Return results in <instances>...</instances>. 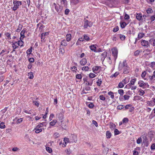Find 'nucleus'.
I'll list each match as a JSON object with an SVG mask.
<instances>
[{
  "instance_id": "nucleus-1",
  "label": "nucleus",
  "mask_w": 155,
  "mask_h": 155,
  "mask_svg": "<svg viewBox=\"0 0 155 155\" xmlns=\"http://www.w3.org/2000/svg\"><path fill=\"white\" fill-rule=\"evenodd\" d=\"M138 84L140 87L143 88H147L149 87V85L147 83H144L142 81H139L138 82Z\"/></svg>"
},
{
  "instance_id": "nucleus-2",
  "label": "nucleus",
  "mask_w": 155,
  "mask_h": 155,
  "mask_svg": "<svg viewBox=\"0 0 155 155\" xmlns=\"http://www.w3.org/2000/svg\"><path fill=\"white\" fill-rule=\"evenodd\" d=\"M112 54L115 61L117 57L118 50L116 48H114L111 49Z\"/></svg>"
},
{
  "instance_id": "nucleus-3",
  "label": "nucleus",
  "mask_w": 155,
  "mask_h": 155,
  "mask_svg": "<svg viewBox=\"0 0 155 155\" xmlns=\"http://www.w3.org/2000/svg\"><path fill=\"white\" fill-rule=\"evenodd\" d=\"M127 65H128L126 61L124 60L123 62L122 63H121V62L119 63V69L121 70L122 68L125 67Z\"/></svg>"
},
{
  "instance_id": "nucleus-4",
  "label": "nucleus",
  "mask_w": 155,
  "mask_h": 155,
  "mask_svg": "<svg viewBox=\"0 0 155 155\" xmlns=\"http://www.w3.org/2000/svg\"><path fill=\"white\" fill-rule=\"evenodd\" d=\"M71 142L76 143L77 141V136L76 135L72 134L70 137Z\"/></svg>"
},
{
  "instance_id": "nucleus-5",
  "label": "nucleus",
  "mask_w": 155,
  "mask_h": 155,
  "mask_svg": "<svg viewBox=\"0 0 155 155\" xmlns=\"http://www.w3.org/2000/svg\"><path fill=\"white\" fill-rule=\"evenodd\" d=\"M42 127V126L40 125L39 124L36 126V127L34 129V130H35V133L37 134L39 133L42 131L43 129L44 130V128H40V127Z\"/></svg>"
},
{
  "instance_id": "nucleus-6",
  "label": "nucleus",
  "mask_w": 155,
  "mask_h": 155,
  "mask_svg": "<svg viewBox=\"0 0 155 155\" xmlns=\"http://www.w3.org/2000/svg\"><path fill=\"white\" fill-rule=\"evenodd\" d=\"M13 4L17 8H19V6L22 5L21 2L20 1H17V0H13Z\"/></svg>"
},
{
  "instance_id": "nucleus-7",
  "label": "nucleus",
  "mask_w": 155,
  "mask_h": 155,
  "mask_svg": "<svg viewBox=\"0 0 155 155\" xmlns=\"http://www.w3.org/2000/svg\"><path fill=\"white\" fill-rule=\"evenodd\" d=\"M85 20L84 22V28H87L88 26L91 27L92 26V24H88L89 21L88 20H86L85 18H84Z\"/></svg>"
},
{
  "instance_id": "nucleus-8",
  "label": "nucleus",
  "mask_w": 155,
  "mask_h": 155,
  "mask_svg": "<svg viewBox=\"0 0 155 155\" xmlns=\"http://www.w3.org/2000/svg\"><path fill=\"white\" fill-rule=\"evenodd\" d=\"M141 44L142 46L146 48H147L149 45L148 41L145 40H142L141 41Z\"/></svg>"
},
{
  "instance_id": "nucleus-9",
  "label": "nucleus",
  "mask_w": 155,
  "mask_h": 155,
  "mask_svg": "<svg viewBox=\"0 0 155 155\" xmlns=\"http://www.w3.org/2000/svg\"><path fill=\"white\" fill-rule=\"evenodd\" d=\"M123 69L124 70L123 73L124 74H128L130 72V68L128 65L123 68Z\"/></svg>"
},
{
  "instance_id": "nucleus-10",
  "label": "nucleus",
  "mask_w": 155,
  "mask_h": 155,
  "mask_svg": "<svg viewBox=\"0 0 155 155\" xmlns=\"http://www.w3.org/2000/svg\"><path fill=\"white\" fill-rule=\"evenodd\" d=\"M87 63V60L86 58H82L80 62V64L82 66L84 65Z\"/></svg>"
},
{
  "instance_id": "nucleus-11",
  "label": "nucleus",
  "mask_w": 155,
  "mask_h": 155,
  "mask_svg": "<svg viewBox=\"0 0 155 155\" xmlns=\"http://www.w3.org/2000/svg\"><path fill=\"white\" fill-rule=\"evenodd\" d=\"M101 67L100 66H94L92 68L93 71L94 73L96 74V71H97Z\"/></svg>"
},
{
  "instance_id": "nucleus-12",
  "label": "nucleus",
  "mask_w": 155,
  "mask_h": 155,
  "mask_svg": "<svg viewBox=\"0 0 155 155\" xmlns=\"http://www.w3.org/2000/svg\"><path fill=\"white\" fill-rule=\"evenodd\" d=\"M26 29L25 28H24L21 31L20 33V36L21 37H22V39L25 37L24 34L26 32Z\"/></svg>"
},
{
  "instance_id": "nucleus-13",
  "label": "nucleus",
  "mask_w": 155,
  "mask_h": 155,
  "mask_svg": "<svg viewBox=\"0 0 155 155\" xmlns=\"http://www.w3.org/2000/svg\"><path fill=\"white\" fill-rule=\"evenodd\" d=\"M116 37L117 38L119 37L122 41H124L125 38V36L123 35L119 34L116 35Z\"/></svg>"
},
{
  "instance_id": "nucleus-14",
  "label": "nucleus",
  "mask_w": 155,
  "mask_h": 155,
  "mask_svg": "<svg viewBox=\"0 0 155 155\" xmlns=\"http://www.w3.org/2000/svg\"><path fill=\"white\" fill-rule=\"evenodd\" d=\"M107 55V52L105 51L101 54V59L103 60V61L106 57Z\"/></svg>"
},
{
  "instance_id": "nucleus-15",
  "label": "nucleus",
  "mask_w": 155,
  "mask_h": 155,
  "mask_svg": "<svg viewBox=\"0 0 155 155\" xmlns=\"http://www.w3.org/2000/svg\"><path fill=\"white\" fill-rule=\"evenodd\" d=\"M136 18L139 21L143 20L142 15L141 14H137Z\"/></svg>"
},
{
  "instance_id": "nucleus-16",
  "label": "nucleus",
  "mask_w": 155,
  "mask_h": 155,
  "mask_svg": "<svg viewBox=\"0 0 155 155\" xmlns=\"http://www.w3.org/2000/svg\"><path fill=\"white\" fill-rule=\"evenodd\" d=\"M90 48L91 50L95 52H97L96 47L94 45H92L90 46Z\"/></svg>"
},
{
  "instance_id": "nucleus-17",
  "label": "nucleus",
  "mask_w": 155,
  "mask_h": 155,
  "mask_svg": "<svg viewBox=\"0 0 155 155\" xmlns=\"http://www.w3.org/2000/svg\"><path fill=\"white\" fill-rule=\"evenodd\" d=\"M93 80L90 79V80H87V82L86 83V85L88 86H91L93 84Z\"/></svg>"
},
{
  "instance_id": "nucleus-18",
  "label": "nucleus",
  "mask_w": 155,
  "mask_h": 155,
  "mask_svg": "<svg viewBox=\"0 0 155 155\" xmlns=\"http://www.w3.org/2000/svg\"><path fill=\"white\" fill-rule=\"evenodd\" d=\"M54 5L55 9L57 12H58L61 9L60 6L59 5H57L55 3H54Z\"/></svg>"
},
{
  "instance_id": "nucleus-19",
  "label": "nucleus",
  "mask_w": 155,
  "mask_h": 155,
  "mask_svg": "<svg viewBox=\"0 0 155 155\" xmlns=\"http://www.w3.org/2000/svg\"><path fill=\"white\" fill-rule=\"evenodd\" d=\"M12 47L13 48L16 49L18 47V44L17 41H15V42H12Z\"/></svg>"
},
{
  "instance_id": "nucleus-20",
  "label": "nucleus",
  "mask_w": 155,
  "mask_h": 155,
  "mask_svg": "<svg viewBox=\"0 0 155 155\" xmlns=\"http://www.w3.org/2000/svg\"><path fill=\"white\" fill-rule=\"evenodd\" d=\"M120 25L121 28H123L127 25V24L126 22L124 21L120 22Z\"/></svg>"
},
{
  "instance_id": "nucleus-21",
  "label": "nucleus",
  "mask_w": 155,
  "mask_h": 155,
  "mask_svg": "<svg viewBox=\"0 0 155 155\" xmlns=\"http://www.w3.org/2000/svg\"><path fill=\"white\" fill-rule=\"evenodd\" d=\"M71 36L70 34H68L66 35V40L67 41H70L71 39Z\"/></svg>"
},
{
  "instance_id": "nucleus-22",
  "label": "nucleus",
  "mask_w": 155,
  "mask_h": 155,
  "mask_svg": "<svg viewBox=\"0 0 155 155\" xmlns=\"http://www.w3.org/2000/svg\"><path fill=\"white\" fill-rule=\"evenodd\" d=\"M48 35V32L42 33L41 35V39H44L45 38V36H47Z\"/></svg>"
},
{
  "instance_id": "nucleus-23",
  "label": "nucleus",
  "mask_w": 155,
  "mask_h": 155,
  "mask_svg": "<svg viewBox=\"0 0 155 155\" xmlns=\"http://www.w3.org/2000/svg\"><path fill=\"white\" fill-rule=\"evenodd\" d=\"M111 134L110 132L109 131H107L106 132V137L108 138H110L111 137Z\"/></svg>"
},
{
  "instance_id": "nucleus-24",
  "label": "nucleus",
  "mask_w": 155,
  "mask_h": 155,
  "mask_svg": "<svg viewBox=\"0 0 155 155\" xmlns=\"http://www.w3.org/2000/svg\"><path fill=\"white\" fill-rule=\"evenodd\" d=\"M23 26L21 24H19L18 28L16 30V31L18 32H19L21 30Z\"/></svg>"
},
{
  "instance_id": "nucleus-25",
  "label": "nucleus",
  "mask_w": 155,
  "mask_h": 155,
  "mask_svg": "<svg viewBox=\"0 0 155 155\" xmlns=\"http://www.w3.org/2000/svg\"><path fill=\"white\" fill-rule=\"evenodd\" d=\"M28 76L29 78L32 79L34 77L33 74L32 72H30L28 73Z\"/></svg>"
},
{
  "instance_id": "nucleus-26",
  "label": "nucleus",
  "mask_w": 155,
  "mask_h": 155,
  "mask_svg": "<svg viewBox=\"0 0 155 155\" xmlns=\"http://www.w3.org/2000/svg\"><path fill=\"white\" fill-rule=\"evenodd\" d=\"M134 98L135 100L137 101L141 100L142 99L141 97L138 95L135 96L134 97Z\"/></svg>"
},
{
  "instance_id": "nucleus-27",
  "label": "nucleus",
  "mask_w": 155,
  "mask_h": 155,
  "mask_svg": "<svg viewBox=\"0 0 155 155\" xmlns=\"http://www.w3.org/2000/svg\"><path fill=\"white\" fill-rule=\"evenodd\" d=\"M136 80L137 79L135 78L132 79L130 80V84L132 85H134V84L136 82Z\"/></svg>"
},
{
  "instance_id": "nucleus-28",
  "label": "nucleus",
  "mask_w": 155,
  "mask_h": 155,
  "mask_svg": "<svg viewBox=\"0 0 155 155\" xmlns=\"http://www.w3.org/2000/svg\"><path fill=\"white\" fill-rule=\"evenodd\" d=\"M109 126L110 128L112 130H114L116 127L115 125L113 123H110Z\"/></svg>"
},
{
  "instance_id": "nucleus-29",
  "label": "nucleus",
  "mask_w": 155,
  "mask_h": 155,
  "mask_svg": "<svg viewBox=\"0 0 155 155\" xmlns=\"http://www.w3.org/2000/svg\"><path fill=\"white\" fill-rule=\"evenodd\" d=\"M48 113V108L47 107L46 109L45 113L44 116L43 117V118L45 119L47 117V115Z\"/></svg>"
},
{
  "instance_id": "nucleus-30",
  "label": "nucleus",
  "mask_w": 155,
  "mask_h": 155,
  "mask_svg": "<svg viewBox=\"0 0 155 155\" xmlns=\"http://www.w3.org/2000/svg\"><path fill=\"white\" fill-rule=\"evenodd\" d=\"M98 79L97 81L96 82V83L97 84V85L98 86H100L101 83H102V80L101 78L99 79L98 78Z\"/></svg>"
},
{
  "instance_id": "nucleus-31",
  "label": "nucleus",
  "mask_w": 155,
  "mask_h": 155,
  "mask_svg": "<svg viewBox=\"0 0 155 155\" xmlns=\"http://www.w3.org/2000/svg\"><path fill=\"white\" fill-rule=\"evenodd\" d=\"M150 67L153 69H155V62H152L151 63Z\"/></svg>"
},
{
  "instance_id": "nucleus-32",
  "label": "nucleus",
  "mask_w": 155,
  "mask_h": 155,
  "mask_svg": "<svg viewBox=\"0 0 155 155\" xmlns=\"http://www.w3.org/2000/svg\"><path fill=\"white\" fill-rule=\"evenodd\" d=\"M147 104L150 107H153L154 105V104L153 102L152 101H148Z\"/></svg>"
},
{
  "instance_id": "nucleus-33",
  "label": "nucleus",
  "mask_w": 155,
  "mask_h": 155,
  "mask_svg": "<svg viewBox=\"0 0 155 155\" xmlns=\"http://www.w3.org/2000/svg\"><path fill=\"white\" fill-rule=\"evenodd\" d=\"M141 52V50H137L134 52V55L136 56H138Z\"/></svg>"
},
{
  "instance_id": "nucleus-34",
  "label": "nucleus",
  "mask_w": 155,
  "mask_h": 155,
  "mask_svg": "<svg viewBox=\"0 0 155 155\" xmlns=\"http://www.w3.org/2000/svg\"><path fill=\"white\" fill-rule=\"evenodd\" d=\"M61 45L64 46H66L67 45V44L64 40H62L61 43Z\"/></svg>"
},
{
  "instance_id": "nucleus-35",
  "label": "nucleus",
  "mask_w": 155,
  "mask_h": 155,
  "mask_svg": "<svg viewBox=\"0 0 155 155\" xmlns=\"http://www.w3.org/2000/svg\"><path fill=\"white\" fill-rule=\"evenodd\" d=\"M32 47H31L30 49H29L26 51V53L28 54H30L32 52Z\"/></svg>"
},
{
  "instance_id": "nucleus-36",
  "label": "nucleus",
  "mask_w": 155,
  "mask_h": 155,
  "mask_svg": "<svg viewBox=\"0 0 155 155\" xmlns=\"http://www.w3.org/2000/svg\"><path fill=\"white\" fill-rule=\"evenodd\" d=\"M129 121L127 117L124 118L122 120L123 123H127Z\"/></svg>"
},
{
  "instance_id": "nucleus-37",
  "label": "nucleus",
  "mask_w": 155,
  "mask_h": 155,
  "mask_svg": "<svg viewBox=\"0 0 155 155\" xmlns=\"http://www.w3.org/2000/svg\"><path fill=\"white\" fill-rule=\"evenodd\" d=\"M58 118L59 119V120H61V123H62L63 121L62 120L63 118V117L61 114H59V115L58 116Z\"/></svg>"
},
{
  "instance_id": "nucleus-38",
  "label": "nucleus",
  "mask_w": 155,
  "mask_h": 155,
  "mask_svg": "<svg viewBox=\"0 0 155 155\" xmlns=\"http://www.w3.org/2000/svg\"><path fill=\"white\" fill-rule=\"evenodd\" d=\"M119 74V73L118 72H116L114 74L112 75L110 77L111 78H113V77H116Z\"/></svg>"
},
{
  "instance_id": "nucleus-39",
  "label": "nucleus",
  "mask_w": 155,
  "mask_h": 155,
  "mask_svg": "<svg viewBox=\"0 0 155 155\" xmlns=\"http://www.w3.org/2000/svg\"><path fill=\"white\" fill-rule=\"evenodd\" d=\"M18 46L19 45L20 46V47H21L23 46L24 42L22 41H18Z\"/></svg>"
},
{
  "instance_id": "nucleus-40",
  "label": "nucleus",
  "mask_w": 155,
  "mask_h": 155,
  "mask_svg": "<svg viewBox=\"0 0 155 155\" xmlns=\"http://www.w3.org/2000/svg\"><path fill=\"white\" fill-rule=\"evenodd\" d=\"M118 93L120 96H122L124 94V90L122 89H119L118 90Z\"/></svg>"
},
{
  "instance_id": "nucleus-41",
  "label": "nucleus",
  "mask_w": 155,
  "mask_h": 155,
  "mask_svg": "<svg viewBox=\"0 0 155 155\" xmlns=\"http://www.w3.org/2000/svg\"><path fill=\"white\" fill-rule=\"evenodd\" d=\"M96 76V75L93 73H91L89 74V77L90 78H93Z\"/></svg>"
},
{
  "instance_id": "nucleus-42",
  "label": "nucleus",
  "mask_w": 155,
  "mask_h": 155,
  "mask_svg": "<svg viewBox=\"0 0 155 155\" xmlns=\"http://www.w3.org/2000/svg\"><path fill=\"white\" fill-rule=\"evenodd\" d=\"M89 68L88 66H84L82 68V70L83 71H88Z\"/></svg>"
},
{
  "instance_id": "nucleus-43",
  "label": "nucleus",
  "mask_w": 155,
  "mask_h": 155,
  "mask_svg": "<svg viewBox=\"0 0 155 155\" xmlns=\"http://www.w3.org/2000/svg\"><path fill=\"white\" fill-rule=\"evenodd\" d=\"M5 126L4 124V123L2 122L0 124V128L2 129L5 128Z\"/></svg>"
},
{
  "instance_id": "nucleus-44",
  "label": "nucleus",
  "mask_w": 155,
  "mask_h": 155,
  "mask_svg": "<svg viewBox=\"0 0 155 155\" xmlns=\"http://www.w3.org/2000/svg\"><path fill=\"white\" fill-rule=\"evenodd\" d=\"M56 122H57V120H53L50 123V124L51 126H54L56 123Z\"/></svg>"
},
{
  "instance_id": "nucleus-45",
  "label": "nucleus",
  "mask_w": 155,
  "mask_h": 155,
  "mask_svg": "<svg viewBox=\"0 0 155 155\" xmlns=\"http://www.w3.org/2000/svg\"><path fill=\"white\" fill-rule=\"evenodd\" d=\"M119 28L118 26H116V27H115L113 29V31L114 32H115L119 30Z\"/></svg>"
},
{
  "instance_id": "nucleus-46",
  "label": "nucleus",
  "mask_w": 155,
  "mask_h": 155,
  "mask_svg": "<svg viewBox=\"0 0 155 155\" xmlns=\"http://www.w3.org/2000/svg\"><path fill=\"white\" fill-rule=\"evenodd\" d=\"M59 51L60 53H61L62 54H64L65 52V50L63 48H60L59 49Z\"/></svg>"
},
{
  "instance_id": "nucleus-47",
  "label": "nucleus",
  "mask_w": 155,
  "mask_h": 155,
  "mask_svg": "<svg viewBox=\"0 0 155 155\" xmlns=\"http://www.w3.org/2000/svg\"><path fill=\"white\" fill-rule=\"evenodd\" d=\"M139 92H140L139 95L140 96L143 95L145 93L144 91L141 89L139 90Z\"/></svg>"
},
{
  "instance_id": "nucleus-48",
  "label": "nucleus",
  "mask_w": 155,
  "mask_h": 155,
  "mask_svg": "<svg viewBox=\"0 0 155 155\" xmlns=\"http://www.w3.org/2000/svg\"><path fill=\"white\" fill-rule=\"evenodd\" d=\"M46 150L48 153H51L52 152L51 148L50 147H46Z\"/></svg>"
},
{
  "instance_id": "nucleus-49",
  "label": "nucleus",
  "mask_w": 155,
  "mask_h": 155,
  "mask_svg": "<svg viewBox=\"0 0 155 155\" xmlns=\"http://www.w3.org/2000/svg\"><path fill=\"white\" fill-rule=\"evenodd\" d=\"M120 132L117 129H115L114 130V135H117L120 134Z\"/></svg>"
},
{
  "instance_id": "nucleus-50",
  "label": "nucleus",
  "mask_w": 155,
  "mask_h": 155,
  "mask_svg": "<svg viewBox=\"0 0 155 155\" xmlns=\"http://www.w3.org/2000/svg\"><path fill=\"white\" fill-rule=\"evenodd\" d=\"M5 34L7 37L8 39H11L10 34L8 32H5Z\"/></svg>"
},
{
  "instance_id": "nucleus-51",
  "label": "nucleus",
  "mask_w": 155,
  "mask_h": 155,
  "mask_svg": "<svg viewBox=\"0 0 155 155\" xmlns=\"http://www.w3.org/2000/svg\"><path fill=\"white\" fill-rule=\"evenodd\" d=\"M64 143H65V144H66L67 143V142H71L70 140V138L69 139V138H64Z\"/></svg>"
},
{
  "instance_id": "nucleus-52",
  "label": "nucleus",
  "mask_w": 155,
  "mask_h": 155,
  "mask_svg": "<svg viewBox=\"0 0 155 155\" xmlns=\"http://www.w3.org/2000/svg\"><path fill=\"white\" fill-rule=\"evenodd\" d=\"M76 78L77 79H81L82 78V76L80 74H76Z\"/></svg>"
},
{
  "instance_id": "nucleus-53",
  "label": "nucleus",
  "mask_w": 155,
  "mask_h": 155,
  "mask_svg": "<svg viewBox=\"0 0 155 155\" xmlns=\"http://www.w3.org/2000/svg\"><path fill=\"white\" fill-rule=\"evenodd\" d=\"M129 81V80H127L126 78L123 80L122 82H123V84H126Z\"/></svg>"
},
{
  "instance_id": "nucleus-54",
  "label": "nucleus",
  "mask_w": 155,
  "mask_h": 155,
  "mask_svg": "<svg viewBox=\"0 0 155 155\" xmlns=\"http://www.w3.org/2000/svg\"><path fill=\"white\" fill-rule=\"evenodd\" d=\"M130 97V96L125 95L124 96V97L125 100H128L129 99Z\"/></svg>"
},
{
  "instance_id": "nucleus-55",
  "label": "nucleus",
  "mask_w": 155,
  "mask_h": 155,
  "mask_svg": "<svg viewBox=\"0 0 155 155\" xmlns=\"http://www.w3.org/2000/svg\"><path fill=\"white\" fill-rule=\"evenodd\" d=\"M118 86L120 88H123L124 87V84L122 82H120L118 84Z\"/></svg>"
},
{
  "instance_id": "nucleus-56",
  "label": "nucleus",
  "mask_w": 155,
  "mask_h": 155,
  "mask_svg": "<svg viewBox=\"0 0 155 155\" xmlns=\"http://www.w3.org/2000/svg\"><path fill=\"white\" fill-rule=\"evenodd\" d=\"M142 139L141 138L139 137L138 138L137 140V144H140L142 142Z\"/></svg>"
},
{
  "instance_id": "nucleus-57",
  "label": "nucleus",
  "mask_w": 155,
  "mask_h": 155,
  "mask_svg": "<svg viewBox=\"0 0 155 155\" xmlns=\"http://www.w3.org/2000/svg\"><path fill=\"white\" fill-rule=\"evenodd\" d=\"M147 74V72L146 71H143L142 73L141 77L143 78L146 76Z\"/></svg>"
},
{
  "instance_id": "nucleus-58",
  "label": "nucleus",
  "mask_w": 155,
  "mask_h": 155,
  "mask_svg": "<svg viewBox=\"0 0 155 155\" xmlns=\"http://www.w3.org/2000/svg\"><path fill=\"white\" fill-rule=\"evenodd\" d=\"M84 39H85L86 41H88L90 40L89 37L87 35H84Z\"/></svg>"
},
{
  "instance_id": "nucleus-59",
  "label": "nucleus",
  "mask_w": 155,
  "mask_h": 155,
  "mask_svg": "<svg viewBox=\"0 0 155 155\" xmlns=\"http://www.w3.org/2000/svg\"><path fill=\"white\" fill-rule=\"evenodd\" d=\"M100 100L102 101H105V97L103 95H101L99 96Z\"/></svg>"
},
{
  "instance_id": "nucleus-60",
  "label": "nucleus",
  "mask_w": 155,
  "mask_h": 155,
  "mask_svg": "<svg viewBox=\"0 0 155 155\" xmlns=\"http://www.w3.org/2000/svg\"><path fill=\"white\" fill-rule=\"evenodd\" d=\"M143 34L142 33H139L138 35V37L140 38V39L142 37H143Z\"/></svg>"
},
{
  "instance_id": "nucleus-61",
  "label": "nucleus",
  "mask_w": 155,
  "mask_h": 155,
  "mask_svg": "<svg viewBox=\"0 0 155 155\" xmlns=\"http://www.w3.org/2000/svg\"><path fill=\"white\" fill-rule=\"evenodd\" d=\"M61 3L62 4H64V5H67V2L66 0H62Z\"/></svg>"
},
{
  "instance_id": "nucleus-62",
  "label": "nucleus",
  "mask_w": 155,
  "mask_h": 155,
  "mask_svg": "<svg viewBox=\"0 0 155 155\" xmlns=\"http://www.w3.org/2000/svg\"><path fill=\"white\" fill-rule=\"evenodd\" d=\"M124 18L125 19L128 20L130 18V16L128 15L126 13L125 15Z\"/></svg>"
},
{
  "instance_id": "nucleus-63",
  "label": "nucleus",
  "mask_w": 155,
  "mask_h": 155,
  "mask_svg": "<svg viewBox=\"0 0 155 155\" xmlns=\"http://www.w3.org/2000/svg\"><path fill=\"white\" fill-rule=\"evenodd\" d=\"M150 19L151 21H153L155 20V15L151 16L150 17Z\"/></svg>"
},
{
  "instance_id": "nucleus-64",
  "label": "nucleus",
  "mask_w": 155,
  "mask_h": 155,
  "mask_svg": "<svg viewBox=\"0 0 155 155\" xmlns=\"http://www.w3.org/2000/svg\"><path fill=\"white\" fill-rule=\"evenodd\" d=\"M150 148L152 150H155V143H153L151 145Z\"/></svg>"
}]
</instances>
